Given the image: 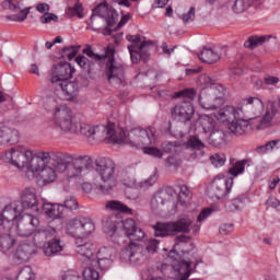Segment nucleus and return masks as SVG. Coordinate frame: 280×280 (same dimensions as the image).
Segmentation results:
<instances>
[{"instance_id":"nucleus-1","label":"nucleus","mask_w":280,"mask_h":280,"mask_svg":"<svg viewBox=\"0 0 280 280\" xmlns=\"http://www.w3.org/2000/svg\"><path fill=\"white\" fill-rule=\"evenodd\" d=\"M32 213H38V198L36 197V188L27 187L22 191L21 201H14L7 206L2 212H0L1 225L4 222L18 221V235L20 237H30L40 224L38 218Z\"/></svg>"},{"instance_id":"nucleus-2","label":"nucleus","mask_w":280,"mask_h":280,"mask_svg":"<svg viewBox=\"0 0 280 280\" xmlns=\"http://www.w3.org/2000/svg\"><path fill=\"white\" fill-rule=\"evenodd\" d=\"M96 171L97 177L94 178V187L102 194H110L117 187V173H115V163L106 158H98L95 161L89 155H72V162L69 166L68 178L84 176L89 172Z\"/></svg>"},{"instance_id":"nucleus-3","label":"nucleus","mask_w":280,"mask_h":280,"mask_svg":"<svg viewBox=\"0 0 280 280\" xmlns=\"http://www.w3.org/2000/svg\"><path fill=\"white\" fill-rule=\"evenodd\" d=\"M117 5L130 8V0H113L112 5L104 2L93 9L90 21L94 32H100L103 28V36H110L113 34V27L119 21V13L115 10Z\"/></svg>"},{"instance_id":"nucleus-4","label":"nucleus","mask_w":280,"mask_h":280,"mask_svg":"<svg viewBox=\"0 0 280 280\" xmlns=\"http://www.w3.org/2000/svg\"><path fill=\"white\" fill-rule=\"evenodd\" d=\"M129 141L135 148H142L144 154H148L153 159H163V151L153 147L154 143H156V129L154 127L131 130Z\"/></svg>"},{"instance_id":"nucleus-5","label":"nucleus","mask_w":280,"mask_h":280,"mask_svg":"<svg viewBox=\"0 0 280 280\" xmlns=\"http://www.w3.org/2000/svg\"><path fill=\"white\" fill-rule=\"evenodd\" d=\"M191 224H194V221L187 214L179 215L178 220L173 222H158L153 225L154 236L168 237L175 235V233H191Z\"/></svg>"},{"instance_id":"nucleus-6","label":"nucleus","mask_w":280,"mask_h":280,"mask_svg":"<svg viewBox=\"0 0 280 280\" xmlns=\"http://www.w3.org/2000/svg\"><path fill=\"white\" fill-rule=\"evenodd\" d=\"M226 89L222 85L203 88L199 94V106L205 110H218L224 104Z\"/></svg>"},{"instance_id":"nucleus-7","label":"nucleus","mask_w":280,"mask_h":280,"mask_svg":"<svg viewBox=\"0 0 280 280\" xmlns=\"http://www.w3.org/2000/svg\"><path fill=\"white\" fill-rule=\"evenodd\" d=\"M5 159L18 167L19 170L25 168L26 172H30L34 163H38V153L34 154L32 150H26L23 147L12 148L9 152L5 153Z\"/></svg>"},{"instance_id":"nucleus-8","label":"nucleus","mask_w":280,"mask_h":280,"mask_svg":"<svg viewBox=\"0 0 280 280\" xmlns=\"http://www.w3.org/2000/svg\"><path fill=\"white\" fill-rule=\"evenodd\" d=\"M217 118L220 121L234 119L229 126L230 132L233 135H245L246 130H248V120L244 119V117L240 115V107L235 108L233 106H228L224 109H220Z\"/></svg>"},{"instance_id":"nucleus-9","label":"nucleus","mask_w":280,"mask_h":280,"mask_svg":"<svg viewBox=\"0 0 280 280\" xmlns=\"http://www.w3.org/2000/svg\"><path fill=\"white\" fill-rule=\"evenodd\" d=\"M54 117L57 128H60L63 132L78 133L80 118L71 116V109L66 104L55 106Z\"/></svg>"},{"instance_id":"nucleus-10","label":"nucleus","mask_w":280,"mask_h":280,"mask_svg":"<svg viewBox=\"0 0 280 280\" xmlns=\"http://www.w3.org/2000/svg\"><path fill=\"white\" fill-rule=\"evenodd\" d=\"M38 162H48L57 172H66L73 161V155L65 152H38Z\"/></svg>"},{"instance_id":"nucleus-11","label":"nucleus","mask_w":280,"mask_h":280,"mask_svg":"<svg viewBox=\"0 0 280 280\" xmlns=\"http://www.w3.org/2000/svg\"><path fill=\"white\" fill-rule=\"evenodd\" d=\"M167 257L173 261L171 268L175 273L176 280L189 279V275H191V272H196V268H198V264H200V261H197L194 268H191V259H180V255H178L174 249L168 253Z\"/></svg>"},{"instance_id":"nucleus-12","label":"nucleus","mask_w":280,"mask_h":280,"mask_svg":"<svg viewBox=\"0 0 280 280\" xmlns=\"http://www.w3.org/2000/svg\"><path fill=\"white\" fill-rule=\"evenodd\" d=\"M238 113L246 119L248 128L252 119H257L264 113V102L258 97L244 98L243 105L238 107Z\"/></svg>"},{"instance_id":"nucleus-13","label":"nucleus","mask_w":280,"mask_h":280,"mask_svg":"<svg viewBox=\"0 0 280 280\" xmlns=\"http://www.w3.org/2000/svg\"><path fill=\"white\" fill-rule=\"evenodd\" d=\"M66 231L72 237H75V235L86 237L95 231V223L89 218L78 217L68 221Z\"/></svg>"},{"instance_id":"nucleus-14","label":"nucleus","mask_w":280,"mask_h":280,"mask_svg":"<svg viewBox=\"0 0 280 280\" xmlns=\"http://www.w3.org/2000/svg\"><path fill=\"white\" fill-rule=\"evenodd\" d=\"M231 189H233V177L229 178L224 175H217L209 187V195L211 198L222 200L231 194Z\"/></svg>"},{"instance_id":"nucleus-15","label":"nucleus","mask_w":280,"mask_h":280,"mask_svg":"<svg viewBox=\"0 0 280 280\" xmlns=\"http://www.w3.org/2000/svg\"><path fill=\"white\" fill-rule=\"evenodd\" d=\"M149 257L150 256L143 250V247L135 242H130L128 246L120 252V259L122 261H130L133 266L145 264Z\"/></svg>"},{"instance_id":"nucleus-16","label":"nucleus","mask_w":280,"mask_h":280,"mask_svg":"<svg viewBox=\"0 0 280 280\" xmlns=\"http://www.w3.org/2000/svg\"><path fill=\"white\" fill-rule=\"evenodd\" d=\"M171 115L175 121L189 124L194 119V115H196V109L191 101L184 100L171 108Z\"/></svg>"},{"instance_id":"nucleus-17","label":"nucleus","mask_w":280,"mask_h":280,"mask_svg":"<svg viewBox=\"0 0 280 280\" xmlns=\"http://www.w3.org/2000/svg\"><path fill=\"white\" fill-rule=\"evenodd\" d=\"M73 73H75V68H72L71 63L67 61L55 63L49 72L50 83L60 84V82L69 80Z\"/></svg>"},{"instance_id":"nucleus-18","label":"nucleus","mask_w":280,"mask_h":280,"mask_svg":"<svg viewBox=\"0 0 280 280\" xmlns=\"http://www.w3.org/2000/svg\"><path fill=\"white\" fill-rule=\"evenodd\" d=\"M49 165L50 164L47 161H44L43 163L39 161L33 162L28 172H32V174H37L40 180H43L44 185H49L57 178L56 168Z\"/></svg>"},{"instance_id":"nucleus-19","label":"nucleus","mask_w":280,"mask_h":280,"mask_svg":"<svg viewBox=\"0 0 280 280\" xmlns=\"http://www.w3.org/2000/svg\"><path fill=\"white\" fill-rule=\"evenodd\" d=\"M201 126L205 135H209L210 145H220L224 141V131L218 128V122L213 118L207 117L202 120Z\"/></svg>"},{"instance_id":"nucleus-20","label":"nucleus","mask_w":280,"mask_h":280,"mask_svg":"<svg viewBox=\"0 0 280 280\" xmlns=\"http://www.w3.org/2000/svg\"><path fill=\"white\" fill-rule=\"evenodd\" d=\"M268 106L269 109H267L265 115L258 120L256 130H266V128H271V126H273L272 119H275V115L280 113V98L269 101Z\"/></svg>"},{"instance_id":"nucleus-21","label":"nucleus","mask_w":280,"mask_h":280,"mask_svg":"<svg viewBox=\"0 0 280 280\" xmlns=\"http://www.w3.org/2000/svg\"><path fill=\"white\" fill-rule=\"evenodd\" d=\"M153 45L151 40H144L140 43V46L130 45L128 46L131 62L133 65H137L140 60H143V62H148V59L150 58V50L152 49Z\"/></svg>"},{"instance_id":"nucleus-22","label":"nucleus","mask_w":280,"mask_h":280,"mask_svg":"<svg viewBox=\"0 0 280 280\" xmlns=\"http://www.w3.org/2000/svg\"><path fill=\"white\" fill-rule=\"evenodd\" d=\"M126 70L121 63L115 62V59H110L106 65V75L109 84H121L124 82V74Z\"/></svg>"},{"instance_id":"nucleus-23","label":"nucleus","mask_w":280,"mask_h":280,"mask_svg":"<svg viewBox=\"0 0 280 280\" xmlns=\"http://www.w3.org/2000/svg\"><path fill=\"white\" fill-rule=\"evenodd\" d=\"M121 226L125 231V234L131 242H141L145 237V232L141 228L137 226V222L133 219H127L121 222Z\"/></svg>"},{"instance_id":"nucleus-24","label":"nucleus","mask_w":280,"mask_h":280,"mask_svg":"<svg viewBox=\"0 0 280 280\" xmlns=\"http://www.w3.org/2000/svg\"><path fill=\"white\" fill-rule=\"evenodd\" d=\"M174 194V188L167 187L165 189L158 190L151 198V209L154 213L161 211L167 202V198Z\"/></svg>"},{"instance_id":"nucleus-25","label":"nucleus","mask_w":280,"mask_h":280,"mask_svg":"<svg viewBox=\"0 0 280 280\" xmlns=\"http://www.w3.org/2000/svg\"><path fill=\"white\" fill-rule=\"evenodd\" d=\"M58 86L68 102H75L78 100V93H80L78 79L72 82H69V80L62 81L58 83Z\"/></svg>"},{"instance_id":"nucleus-26","label":"nucleus","mask_w":280,"mask_h":280,"mask_svg":"<svg viewBox=\"0 0 280 280\" xmlns=\"http://www.w3.org/2000/svg\"><path fill=\"white\" fill-rule=\"evenodd\" d=\"M103 132L107 135L112 143H128V138L126 137V131L124 129L115 130V124L109 122L107 126L103 127Z\"/></svg>"},{"instance_id":"nucleus-27","label":"nucleus","mask_w":280,"mask_h":280,"mask_svg":"<svg viewBox=\"0 0 280 280\" xmlns=\"http://www.w3.org/2000/svg\"><path fill=\"white\" fill-rule=\"evenodd\" d=\"M19 130L8 126L0 127V145H14L19 143Z\"/></svg>"},{"instance_id":"nucleus-28","label":"nucleus","mask_w":280,"mask_h":280,"mask_svg":"<svg viewBox=\"0 0 280 280\" xmlns=\"http://www.w3.org/2000/svg\"><path fill=\"white\" fill-rule=\"evenodd\" d=\"M75 253L80 255L82 264H90L93 260V257H95V245H93V243H88L75 248Z\"/></svg>"},{"instance_id":"nucleus-29","label":"nucleus","mask_w":280,"mask_h":280,"mask_svg":"<svg viewBox=\"0 0 280 280\" xmlns=\"http://www.w3.org/2000/svg\"><path fill=\"white\" fill-rule=\"evenodd\" d=\"M34 253H36V247H34V245L27 243L21 244L16 248L15 259H18V261H30V258Z\"/></svg>"},{"instance_id":"nucleus-30","label":"nucleus","mask_w":280,"mask_h":280,"mask_svg":"<svg viewBox=\"0 0 280 280\" xmlns=\"http://www.w3.org/2000/svg\"><path fill=\"white\" fill-rule=\"evenodd\" d=\"M43 211L50 220H60L65 213V206L56 203H44Z\"/></svg>"},{"instance_id":"nucleus-31","label":"nucleus","mask_w":280,"mask_h":280,"mask_svg":"<svg viewBox=\"0 0 280 280\" xmlns=\"http://www.w3.org/2000/svg\"><path fill=\"white\" fill-rule=\"evenodd\" d=\"M16 246V237H14L10 232L0 234V252L9 253Z\"/></svg>"},{"instance_id":"nucleus-32","label":"nucleus","mask_w":280,"mask_h":280,"mask_svg":"<svg viewBox=\"0 0 280 280\" xmlns=\"http://www.w3.org/2000/svg\"><path fill=\"white\" fill-rule=\"evenodd\" d=\"M61 250L62 245H60V238L47 241L43 245V252L46 257H54L55 255H58V253H61Z\"/></svg>"},{"instance_id":"nucleus-33","label":"nucleus","mask_w":280,"mask_h":280,"mask_svg":"<svg viewBox=\"0 0 280 280\" xmlns=\"http://www.w3.org/2000/svg\"><path fill=\"white\" fill-rule=\"evenodd\" d=\"M221 55L211 48H203L199 55V59L206 65H213L220 60Z\"/></svg>"},{"instance_id":"nucleus-34","label":"nucleus","mask_w":280,"mask_h":280,"mask_svg":"<svg viewBox=\"0 0 280 280\" xmlns=\"http://www.w3.org/2000/svg\"><path fill=\"white\" fill-rule=\"evenodd\" d=\"M270 35H262V36H250L247 40L244 43L245 49H257V47L261 46L264 43L270 40Z\"/></svg>"},{"instance_id":"nucleus-35","label":"nucleus","mask_w":280,"mask_h":280,"mask_svg":"<svg viewBox=\"0 0 280 280\" xmlns=\"http://www.w3.org/2000/svg\"><path fill=\"white\" fill-rule=\"evenodd\" d=\"M252 164L253 162L246 159L237 161L229 168L228 174H230L235 178L240 176V174H244V170H246V165L247 167H250Z\"/></svg>"},{"instance_id":"nucleus-36","label":"nucleus","mask_w":280,"mask_h":280,"mask_svg":"<svg viewBox=\"0 0 280 280\" xmlns=\"http://www.w3.org/2000/svg\"><path fill=\"white\" fill-rule=\"evenodd\" d=\"M259 1L261 0H235L232 10L235 14H243V12H246V10L255 5V3L259 5Z\"/></svg>"},{"instance_id":"nucleus-37","label":"nucleus","mask_w":280,"mask_h":280,"mask_svg":"<svg viewBox=\"0 0 280 280\" xmlns=\"http://www.w3.org/2000/svg\"><path fill=\"white\" fill-rule=\"evenodd\" d=\"M107 209H112V211H119V213H126L127 215H133L135 210L124 205L121 201L112 200L106 205Z\"/></svg>"},{"instance_id":"nucleus-38","label":"nucleus","mask_w":280,"mask_h":280,"mask_svg":"<svg viewBox=\"0 0 280 280\" xmlns=\"http://www.w3.org/2000/svg\"><path fill=\"white\" fill-rule=\"evenodd\" d=\"M97 128L98 127L82 122V120L79 119L77 135H82L83 137L91 138L95 135V132H97Z\"/></svg>"},{"instance_id":"nucleus-39","label":"nucleus","mask_w":280,"mask_h":280,"mask_svg":"<svg viewBox=\"0 0 280 280\" xmlns=\"http://www.w3.org/2000/svg\"><path fill=\"white\" fill-rule=\"evenodd\" d=\"M244 202H246V196L240 195L237 198L232 199L225 205L228 211H240L244 209Z\"/></svg>"},{"instance_id":"nucleus-40","label":"nucleus","mask_w":280,"mask_h":280,"mask_svg":"<svg viewBox=\"0 0 280 280\" xmlns=\"http://www.w3.org/2000/svg\"><path fill=\"white\" fill-rule=\"evenodd\" d=\"M83 266H85L83 270L84 280H100V272H97L94 266H91V262H85Z\"/></svg>"},{"instance_id":"nucleus-41","label":"nucleus","mask_w":280,"mask_h":280,"mask_svg":"<svg viewBox=\"0 0 280 280\" xmlns=\"http://www.w3.org/2000/svg\"><path fill=\"white\" fill-rule=\"evenodd\" d=\"M90 266H94L95 268H98L101 270H108V268L113 266V259L96 258L94 255V257L90 261Z\"/></svg>"},{"instance_id":"nucleus-42","label":"nucleus","mask_w":280,"mask_h":280,"mask_svg":"<svg viewBox=\"0 0 280 280\" xmlns=\"http://www.w3.org/2000/svg\"><path fill=\"white\" fill-rule=\"evenodd\" d=\"M177 200L182 207H185V205L191 200V192L189 191L187 185H179V194Z\"/></svg>"},{"instance_id":"nucleus-43","label":"nucleus","mask_w":280,"mask_h":280,"mask_svg":"<svg viewBox=\"0 0 280 280\" xmlns=\"http://www.w3.org/2000/svg\"><path fill=\"white\" fill-rule=\"evenodd\" d=\"M117 219L116 218H109L106 220L103 226L104 233L106 235H109V237H114L115 233L117 232Z\"/></svg>"},{"instance_id":"nucleus-44","label":"nucleus","mask_w":280,"mask_h":280,"mask_svg":"<svg viewBox=\"0 0 280 280\" xmlns=\"http://www.w3.org/2000/svg\"><path fill=\"white\" fill-rule=\"evenodd\" d=\"M15 280H35L34 271H32V267L25 266L22 267L18 275Z\"/></svg>"},{"instance_id":"nucleus-45","label":"nucleus","mask_w":280,"mask_h":280,"mask_svg":"<svg viewBox=\"0 0 280 280\" xmlns=\"http://www.w3.org/2000/svg\"><path fill=\"white\" fill-rule=\"evenodd\" d=\"M187 148H190L191 150H205V143L198 136H190L189 139L186 142Z\"/></svg>"},{"instance_id":"nucleus-46","label":"nucleus","mask_w":280,"mask_h":280,"mask_svg":"<svg viewBox=\"0 0 280 280\" xmlns=\"http://www.w3.org/2000/svg\"><path fill=\"white\" fill-rule=\"evenodd\" d=\"M80 51V46H66L61 50V58L72 60Z\"/></svg>"},{"instance_id":"nucleus-47","label":"nucleus","mask_w":280,"mask_h":280,"mask_svg":"<svg viewBox=\"0 0 280 280\" xmlns=\"http://www.w3.org/2000/svg\"><path fill=\"white\" fill-rule=\"evenodd\" d=\"M84 8L82 7V3L77 2L73 7H69L67 14L68 16H78V19H84Z\"/></svg>"},{"instance_id":"nucleus-48","label":"nucleus","mask_w":280,"mask_h":280,"mask_svg":"<svg viewBox=\"0 0 280 280\" xmlns=\"http://www.w3.org/2000/svg\"><path fill=\"white\" fill-rule=\"evenodd\" d=\"M159 240L151 238L148 241L145 247H143V252L150 257V255H154L156 253V249L159 248Z\"/></svg>"},{"instance_id":"nucleus-49","label":"nucleus","mask_w":280,"mask_h":280,"mask_svg":"<svg viewBox=\"0 0 280 280\" xmlns=\"http://www.w3.org/2000/svg\"><path fill=\"white\" fill-rule=\"evenodd\" d=\"M75 62L81 67V69H84L89 73L91 72V66L93 65V61L89 60L84 55H79L75 57Z\"/></svg>"},{"instance_id":"nucleus-50","label":"nucleus","mask_w":280,"mask_h":280,"mask_svg":"<svg viewBox=\"0 0 280 280\" xmlns=\"http://www.w3.org/2000/svg\"><path fill=\"white\" fill-rule=\"evenodd\" d=\"M210 162L214 167H222L226 163V155L224 153H214L210 156Z\"/></svg>"},{"instance_id":"nucleus-51","label":"nucleus","mask_w":280,"mask_h":280,"mask_svg":"<svg viewBox=\"0 0 280 280\" xmlns=\"http://www.w3.org/2000/svg\"><path fill=\"white\" fill-rule=\"evenodd\" d=\"M82 52L85 56H88V58H91V60H95V62H100V60L104 59V56L95 54L91 46H88L86 48H84Z\"/></svg>"},{"instance_id":"nucleus-52","label":"nucleus","mask_w":280,"mask_h":280,"mask_svg":"<svg viewBox=\"0 0 280 280\" xmlns=\"http://www.w3.org/2000/svg\"><path fill=\"white\" fill-rule=\"evenodd\" d=\"M162 150L163 152H166V153L178 152V142L164 141L162 142Z\"/></svg>"},{"instance_id":"nucleus-53","label":"nucleus","mask_w":280,"mask_h":280,"mask_svg":"<svg viewBox=\"0 0 280 280\" xmlns=\"http://www.w3.org/2000/svg\"><path fill=\"white\" fill-rule=\"evenodd\" d=\"M43 230H44L45 238L48 240V242H52L54 240H58L57 238L58 232L56 231L55 228L46 226V228H43Z\"/></svg>"},{"instance_id":"nucleus-54","label":"nucleus","mask_w":280,"mask_h":280,"mask_svg":"<svg viewBox=\"0 0 280 280\" xmlns=\"http://www.w3.org/2000/svg\"><path fill=\"white\" fill-rule=\"evenodd\" d=\"M110 257H113V249L108 247H103L95 254L96 259H110Z\"/></svg>"},{"instance_id":"nucleus-55","label":"nucleus","mask_w":280,"mask_h":280,"mask_svg":"<svg viewBox=\"0 0 280 280\" xmlns=\"http://www.w3.org/2000/svg\"><path fill=\"white\" fill-rule=\"evenodd\" d=\"M176 97H187L188 100L196 98V90L185 89L176 93Z\"/></svg>"},{"instance_id":"nucleus-56","label":"nucleus","mask_w":280,"mask_h":280,"mask_svg":"<svg viewBox=\"0 0 280 280\" xmlns=\"http://www.w3.org/2000/svg\"><path fill=\"white\" fill-rule=\"evenodd\" d=\"M33 235V240L35 242V244H43V242H45V232L43 230V228L35 230L34 232H32Z\"/></svg>"},{"instance_id":"nucleus-57","label":"nucleus","mask_w":280,"mask_h":280,"mask_svg":"<svg viewBox=\"0 0 280 280\" xmlns=\"http://www.w3.org/2000/svg\"><path fill=\"white\" fill-rule=\"evenodd\" d=\"M61 206H63V209H69V211H75V209H78V200L73 197H69Z\"/></svg>"},{"instance_id":"nucleus-58","label":"nucleus","mask_w":280,"mask_h":280,"mask_svg":"<svg viewBox=\"0 0 280 280\" xmlns=\"http://www.w3.org/2000/svg\"><path fill=\"white\" fill-rule=\"evenodd\" d=\"M40 23H43L44 25H46L47 23H49L50 21H54L55 23H57L58 21V15L54 14V13H44L40 19H39Z\"/></svg>"},{"instance_id":"nucleus-59","label":"nucleus","mask_w":280,"mask_h":280,"mask_svg":"<svg viewBox=\"0 0 280 280\" xmlns=\"http://www.w3.org/2000/svg\"><path fill=\"white\" fill-rule=\"evenodd\" d=\"M2 8L4 10H11V12H19V10H21V7L14 4V2H12V0H4L2 2Z\"/></svg>"},{"instance_id":"nucleus-60","label":"nucleus","mask_w":280,"mask_h":280,"mask_svg":"<svg viewBox=\"0 0 280 280\" xmlns=\"http://www.w3.org/2000/svg\"><path fill=\"white\" fill-rule=\"evenodd\" d=\"M156 180H159V175H156V173H154L148 179L142 182L140 184V187H142V188L152 187V185H154V183H156Z\"/></svg>"},{"instance_id":"nucleus-61","label":"nucleus","mask_w":280,"mask_h":280,"mask_svg":"<svg viewBox=\"0 0 280 280\" xmlns=\"http://www.w3.org/2000/svg\"><path fill=\"white\" fill-rule=\"evenodd\" d=\"M196 19V8H190L188 13L182 15V20L184 23H189V21H194Z\"/></svg>"},{"instance_id":"nucleus-62","label":"nucleus","mask_w":280,"mask_h":280,"mask_svg":"<svg viewBox=\"0 0 280 280\" xmlns=\"http://www.w3.org/2000/svg\"><path fill=\"white\" fill-rule=\"evenodd\" d=\"M219 233L221 235H230L233 233V223H225L220 226Z\"/></svg>"},{"instance_id":"nucleus-63","label":"nucleus","mask_w":280,"mask_h":280,"mask_svg":"<svg viewBox=\"0 0 280 280\" xmlns=\"http://www.w3.org/2000/svg\"><path fill=\"white\" fill-rule=\"evenodd\" d=\"M211 213H213L211 208L203 209L197 217V222H205Z\"/></svg>"},{"instance_id":"nucleus-64","label":"nucleus","mask_w":280,"mask_h":280,"mask_svg":"<svg viewBox=\"0 0 280 280\" xmlns=\"http://www.w3.org/2000/svg\"><path fill=\"white\" fill-rule=\"evenodd\" d=\"M126 39L129 43H132V45H135L136 47H140L141 45H139V43H143L141 42V35L137 34V35H127Z\"/></svg>"}]
</instances>
